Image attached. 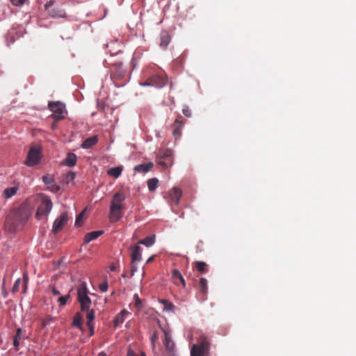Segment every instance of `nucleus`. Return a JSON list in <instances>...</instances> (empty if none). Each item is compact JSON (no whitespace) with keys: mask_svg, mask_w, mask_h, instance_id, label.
Segmentation results:
<instances>
[{"mask_svg":"<svg viewBox=\"0 0 356 356\" xmlns=\"http://www.w3.org/2000/svg\"><path fill=\"white\" fill-rule=\"evenodd\" d=\"M153 167L152 162L142 163L134 167V170L138 172L145 173L149 171Z\"/></svg>","mask_w":356,"mask_h":356,"instance_id":"obj_20","label":"nucleus"},{"mask_svg":"<svg viewBox=\"0 0 356 356\" xmlns=\"http://www.w3.org/2000/svg\"><path fill=\"white\" fill-rule=\"evenodd\" d=\"M42 157V147L39 145L31 146L24 163L29 166H35L40 163Z\"/></svg>","mask_w":356,"mask_h":356,"instance_id":"obj_3","label":"nucleus"},{"mask_svg":"<svg viewBox=\"0 0 356 356\" xmlns=\"http://www.w3.org/2000/svg\"><path fill=\"white\" fill-rule=\"evenodd\" d=\"M106 13H107V10H104V16L106 15Z\"/></svg>","mask_w":356,"mask_h":356,"instance_id":"obj_56","label":"nucleus"},{"mask_svg":"<svg viewBox=\"0 0 356 356\" xmlns=\"http://www.w3.org/2000/svg\"><path fill=\"white\" fill-rule=\"evenodd\" d=\"M98 142V137L97 136H93L92 137L86 138L83 143L81 144V147L83 149H89L94 145H95Z\"/></svg>","mask_w":356,"mask_h":356,"instance_id":"obj_16","label":"nucleus"},{"mask_svg":"<svg viewBox=\"0 0 356 356\" xmlns=\"http://www.w3.org/2000/svg\"><path fill=\"white\" fill-rule=\"evenodd\" d=\"M184 122L181 121L179 118H177L172 125V135L177 140L181 136V129L184 127Z\"/></svg>","mask_w":356,"mask_h":356,"instance_id":"obj_11","label":"nucleus"},{"mask_svg":"<svg viewBox=\"0 0 356 356\" xmlns=\"http://www.w3.org/2000/svg\"><path fill=\"white\" fill-rule=\"evenodd\" d=\"M77 157L76 154L73 153H69L67 158L65 160V163L70 167L75 165L76 163Z\"/></svg>","mask_w":356,"mask_h":356,"instance_id":"obj_23","label":"nucleus"},{"mask_svg":"<svg viewBox=\"0 0 356 356\" xmlns=\"http://www.w3.org/2000/svg\"><path fill=\"white\" fill-rule=\"evenodd\" d=\"M122 171V166H118L115 168H110L107 173L108 175L113 177L114 178H118L120 176Z\"/></svg>","mask_w":356,"mask_h":356,"instance_id":"obj_24","label":"nucleus"},{"mask_svg":"<svg viewBox=\"0 0 356 356\" xmlns=\"http://www.w3.org/2000/svg\"><path fill=\"white\" fill-rule=\"evenodd\" d=\"M127 197V193L124 190H120L113 195L109 209V219L111 222H116L122 218V211L126 209Z\"/></svg>","mask_w":356,"mask_h":356,"instance_id":"obj_1","label":"nucleus"},{"mask_svg":"<svg viewBox=\"0 0 356 356\" xmlns=\"http://www.w3.org/2000/svg\"><path fill=\"white\" fill-rule=\"evenodd\" d=\"M124 71L122 69H121V67L120 66L119 69L115 72V74L118 75L119 77H122L124 76Z\"/></svg>","mask_w":356,"mask_h":356,"instance_id":"obj_48","label":"nucleus"},{"mask_svg":"<svg viewBox=\"0 0 356 356\" xmlns=\"http://www.w3.org/2000/svg\"><path fill=\"white\" fill-rule=\"evenodd\" d=\"M157 163H158V165H161L163 168H167L168 167V164L166 163H165L164 161H158Z\"/></svg>","mask_w":356,"mask_h":356,"instance_id":"obj_51","label":"nucleus"},{"mask_svg":"<svg viewBox=\"0 0 356 356\" xmlns=\"http://www.w3.org/2000/svg\"><path fill=\"white\" fill-rule=\"evenodd\" d=\"M159 180L156 178H152L147 181V187L149 191H154L158 187Z\"/></svg>","mask_w":356,"mask_h":356,"instance_id":"obj_29","label":"nucleus"},{"mask_svg":"<svg viewBox=\"0 0 356 356\" xmlns=\"http://www.w3.org/2000/svg\"><path fill=\"white\" fill-rule=\"evenodd\" d=\"M182 192L179 188L175 187L169 192V196L171 200L175 204L179 203L180 198L181 197Z\"/></svg>","mask_w":356,"mask_h":356,"instance_id":"obj_13","label":"nucleus"},{"mask_svg":"<svg viewBox=\"0 0 356 356\" xmlns=\"http://www.w3.org/2000/svg\"><path fill=\"white\" fill-rule=\"evenodd\" d=\"M194 266L197 270L201 273H205L208 271V265L204 261H196L194 264Z\"/></svg>","mask_w":356,"mask_h":356,"instance_id":"obj_22","label":"nucleus"},{"mask_svg":"<svg viewBox=\"0 0 356 356\" xmlns=\"http://www.w3.org/2000/svg\"><path fill=\"white\" fill-rule=\"evenodd\" d=\"M54 3L55 1L52 0H50L46 3L45 10L47 12L48 15L53 18L65 17V13L64 10L53 8Z\"/></svg>","mask_w":356,"mask_h":356,"instance_id":"obj_10","label":"nucleus"},{"mask_svg":"<svg viewBox=\"0 0 356 356\" xmlns=\"http://www.w3.org/2000/svg\"><path fill=\"white\" fill-rule=\"evenodd\" d=\"M75 176L76 175L74 172H68L63 177V182L64 184H68L74 179Z\"/></svg>","mask_w":356,"mask_h":356,"instance_id":"obj_30","label":"nucleus"},{"mask_svg":"<svg viewBox=\"0 0 356 356\" xmlns=\"http://www.w3.org/2000/svg\"><path fill=\"white\" fill-rule=\"evenodd\" d=\"M136 270H137V268L134 265H132V267L131 269V275L133 276Z\"/></svg>","mask_w":356,"mask_h":356,"instance_id":"obj_52","label":"nucleus"},{"mask_svg":"<svg viewBox=\"0 0 356 356\" xmlns=\"http://www.w3.org/2000/svg\"><path fill=\"white\" fill-rule=\"evenodd\" d=\"M134 299L135 300L134 306L137 309V310H140L142 308V300L140 299L138 294H135L134 296Z\"/></svg>","mask_w":356,"mask_h":356,"instance_id":"obj_33","label":"nucleus"},{"mask_svg":"<svg viewBox=\"0 0 356 356\" xmlns=\"http://www.w3.org/2000/svg\"><path fill=\"white\" fill-rule=\"evenodd\" d=\"M88 289L86 284L82 282L77 289V298L81 305V311H85L90 308L91 305V300L88 296Z\"/></svg>","mask_w":356,"mask_h":356,"instance_id":"obj_5","label":"nucleus"},{"mask_svg":"<svg viewBox=\"0 0 356 356\" xmlns=\"http://www.w3.org/2000/svg\"><path fill=\"white\" fill-rule=\"evenodd\" d=\"M167 83L166 77L164 75H154L149 76L143 83V86H154L156 88H162Z\"/></svg>","mask_w":356,"mask_h":356,"instance_id":"obj_8","label":"nucleus"},{"mask_svg":"<svg viewBox=\"0 0 356 356\" xmlns=\"http://www.w3.org/2000/svg\"><path fill=\"white\" fill-rule=\"evenodd\" d=\"M209 343L205 337H201L197 344H193L191 349V356H208Z\"/></svg>","mask_w":356,"mask_h":356,"instance_id":"obj_4","label":"nucleus"},{"mask_svg":"<svg viewBox=\"0 0 356 356\" xmlns=\"http://www.w3.org/2000/svg\"><path fill=\"white\" fill-rule=\"evenodd\" d=\"M42 179L43 182L45 184L48 185V186L50 184H51L53 181H54L53 177L51 176H50V175H48L42 176Z\"/></svg>","mask_w":356,"mask_h":356,"instance_id":"obj_34","label":"nucleus"},{"mask_svg":"<svg viewBox=\"0 0 356 356\" xmlns=\"http://www.w3.org/2000/svg\"><path fill=\"white\" fill-rule=\"evenodd\" d=\"M127 356H138V355L135 353V352L133 350L129 349L127 351ZM140 356H146V355H145V353L142 352L140 354Z\"/></svg>","mask_w":356,"mask_h":356,"instance_id":"obj_44","label":"nucleus"},{"mask_svg":"<svg viewBox=\"0 0 356 356\" xmlns=\"http://www.w3.org/2000/svg\"><path fill=\"white\" fill-rule=\"evenodd\" d=\"M21 283H22V280H21V279H20V278H18V279L15 281V284H14V285H13V288H12V292H13V293H17V292H18V291H19V286H20Z\"/></svg>","mask_w":356,"mask_h":356,"instance_id":"obj_35","label":"nucleus"},{"mask_svg":"<svg viewBox=\"0 0 356 356\" xmlns=\"http://www.w3.org/2000/svg\"><path fill=\"white\" fill-rule=\"evenodd\" d=\"M70 298V294L68 293L65 296H60L58 299V302L59 303V305L63 307V306H65L66 304H67V300H69V298Z\"/></svg>","mask_w":356,"mask_h":356,"instance_id":"obj_32","label":"nucleus"},{"mask_svg":"<svg viewBox=\"0 0 356 356\" xmlns=\"http://www.w3.org/2000/svg\"><path fill=\"white\" fill-rule=\"evenodd\" d=\"M159 302L163 305L164 310L175 312V306L171 302L164 299L160 300Z\"/></svg>","mask_w":356,"mask_h":356,"instance_id":"obj_25","label":"nucleus"},{"mask_svg":"<svg viewBox=\"0 0 356 356\" xmlns=\"http://www.w3.org/2000/svg\"><path fill=\"white\" fill-rule=\"evenodd\" d=\"M87 326L90 330V336H92L95 332L93 323H87Z\"/></svg>","mask_w":356,"mask_h":356,"instance_id":"obj_47","label":"nucleus"},{"mask_svg":"<svg viewBox=\"0 0 356 356\" xmlns=\"http://www.w3.org/2000/svg\"><path fill=\"white\" fill-rule=\"evenodd\" d=\"M158 338H159V334H158L157 332H156V331L154 332L151 336V343L154 347L155 346V342L158 339Z\"/></svg>","mask_w":356,"mask_h":356,"instance_id":"obj_43","label":"nucleus"},{"mask_svg":"<svg viewBox=\"0 0 356 356\" xmlns=\"http://www.w3.org/2000/svg\"><path fill=\"white\" fill-rule=\"evenodd\" d=\"M98 356H104V355H102V354H99V355H98Z\"/></svg>","mask_w":356,"mask_h":356,"instance_id":"obj_58","label":"nucleus"},{"mask_svg":"<svg viewBox=\"0 0 356 356\" xmlns=\"http://www.w3.org/2000/svg\"><path fill=\"white\" fill-rule=\"evenodd\" d=\"M164 332V346L167 351L172 352L174 350L175 344L168 332L163 329Z\"/></svg>","mask_w":356,"mask_h":356,"instance_id":"obj_12","label":"nucleus"},{"mask_svg":"<svg viewBox=\"0 0 356 356\" xmlns=\"http://www.w3.org/2000/svg\"><path fill=\"white\" fill-rule=\"evenodd\" d=\"M83 316L80 312H77L75 314L73 321L72 326L79 328V330H83Z\"/></svg>","mask_w":356,"mask_h":356,"instance_id":"obj_21","label":"nucleus"},{"mask_svg":"<svg viewBox=\"0 0 356 356\" xmlns=\"http://www.w3.org/2000/svg\"><path fill=\"white\" fill-rule=\"evenodd\" d=\"M18 188L16 186L7 188L3 191V195L6 199H9L16 194Z\"/></svg>","mask_w":356,"mask_h":356,"instance_id":"obj_26","label":"nucleus"},{"mask_svg":"<svg viewBox=\"0 0 356 356\" xmlns=\"http://www.w3.org/2000/svg\"><path fill=\"white\" fill-rule=\"evenodd\" d=\"M19 345V339H15L14 338V340H13V346H15V348L16 349H17L18 346Z\"/></svg>","mask_w":356,"mask_h":356,"instance_id":"obj_50","label":"nucleus"},{"mask_svg":"<svg viewBox=\"0 0 356 356\" xmlns=\"http://www.w3.org/2000/svg\"><path fill=\"white\" fill-rule=\"evenodd\" d=\"M154 256L150 257L147 260V263H150V262H152V261L154 260Z\"/></svg>","mask_w":356,"mask_h":356,"instance_id":"obj_55","label":"nucleus"},{"mask_svg":"<svg viewBox=\"0 0 356 356\" xmlns=\"http://www.w3.org/2000/svg\"><path fill=\"white\" fill-rule=\"evenodd\" d=\"M29 0H11L12 3L15 6H22L29 3Z\"/></svg>","mask_w":356,"mask_h":356,"instance_id":"obj_36","label":"nucleus"},{"mask_svg":"<svg viewBox=\"0 0 356 356\" xmlns=\"http://www.w3.org/2000/svg\"><path fill=\"white\" fill-rule=\"evenodd\" d=\"M104 234V231L99 230V231H94L89 232L86 234L84 237V242L86 243H88L91 242L92 241L97 238L99 236L102 235Z\"/></svg>","mask_w":356,"mask_h":356,"instance_id":"obj_18","label":"nucleus"},{"mask_svg":"<svg viewBox=\"0 0 356 356\" xmlns=\"http://www.w3.org/2000/svg\"><path fill=\"white\" fill-rule=\"evenodd\" d=\"M129 314V312L126 309L122 310L113 319L114 327H118L124 321V317Z\"/></svg>","mask_w":356,"mask_h":356,"instance_id":"obj_19","label":"nucleus"},{"mask_svg":"<svg viewBox=\"0 0 356 356\" xmlns=\"http://www.w3.org/2000/svg\"><path fill=\"white\" fill-rule=\"evenodd\" d=\"M48 107L53 113L52 118L56 120H60L65 118V106L64 104L60 102H49Z\"/></svg>","mask_w":356,"mask_h":356,"instance_id":"obj_7","label":"nucleus"},{"mask_svg":"<svg viewBox=\"0 0 356 356\" xmlns=\"http://www.w3.org/2000/svg\"><path fill=\"white\" fill-rule=\"evenodd\" d=\"M31 212L29 207L21 206L8 216L6 222H10L12 226L15 228L18 225L24 224L31 216Z\"/></svg>","mask_w":356,"mask_h":356,"instance_id":"obj_2","label":"nucleus"},{"mask_svg":"<svg viewBox=\"0 0 356 356\" xmlns=\"http://www.w3.org/2000/svg\"><path fill=\"white\" fill-rule=\"evenodd\" d=\"M48 188L53 193H57L60 189V186H58L54 181H53L52 184L48 186Z\"/></svg>","mask_w":356,"mask_h":356,"instance_id":"obj_38","label":"nucleus"},{"mask_svg":"<svg viewBox=\"0 0 356 356\" xmlns=\"http://www.w3.org/2000/svg\"><path fill=\"white\" fill-rule=\"evenodd\" d=\"M109 268L111 271H115L116 270V266L115 264H111L109 266Z\"/></svg>","mask_w":356,"mask_h":356,"instance_id":"obj_53","label":"nucleus"},{"mask_svg":"<svg viewBox=\"0 0 356 356\" xmlns=\"http://www.w3.org/2000/svg\"><path fill=\"white\" fill-rule=\"evenodd\" d=\"M131 257L132 264L135 262H138L141 261L142 255L140 253V248L138 245H136L132 248V252Z\"/></svg>","mask_w":356,"mask_h":356,"instance_id":"obj_15","label":"nucleus"},{"mask_svg":"<svg viewBox=\"0 0 356 356\" xmlns=\"http://www.w3.org/2000/svg\"><path fill=\"white\" fill-rule=\"evenodd\" d=\"M171 151L170 149H166V150H164V151H160L159 153H158V155L161 157V158H165V157H170L171 156Z\"/></svg>","mask_w":356,"mask_h":356,"instance_id":"obj_37","label":"nucleus"},{"mask_svg":"<svg viewBox=\"0 0 356 356\" xmlns=\"http://www.w3.org/2000/svg\"><path fill=\"white\" fill-rule=\"evenodd\" d=\"M24 283L23 293H26V288H27V282H28V276H27L26 273L24 274Z\"/></svg>","mask_w":356,"mask_h":356,"instance_id":"obj_46","label":"nucleus"},{"mask_svg":"<svg viewBox=\"0 0 356 356\" xmlns=\"http://www.w3.org/2000/svg\"><path fill=\"white\" fill-rule=\"evenodd\" d=\"M171 40V37L167 31H162L160 38V47L165 49Z\"/></svg>","mask_w":356,"mask_h":356,"instance_id":"obj_17","label":"nucleus"},{"mask_svg":"<svg viewBox=\"0 0 356 356\" xmlns=\"http://www.w3.org/2000/svg\"><path fill=\"white\" fill-rule=\"evenodd\" d=\"M2 290H3V297L6 298V296H7V293H6V291L5 289V287H4V284H3Z\"/></svg>","mask_w":356,"mask_h":356,"instance_id":"obj_54","label":"nucleus"},{"mask_svg":"<svg viewBox=\"0 0 356 356\" xmlns=\"http://www.w3.org/2000/svg\"><path fill=\"white\" fill-rule=\"evenodd\" d=\"M172 278L175 280H179L181 283V284L185 286H186V283H185V280L182 276V275L181 274V273L179 272V270H173L172 271ZM175 284H177L176 282V281H175Z\"/></svg>","mask_w":356,"mask_h":356,"instance_id":"obj_27","label":"nucleus"},{"mask_svg":"<svg viewBox=\"0 0 356 356\" xmlns=\"http://www.w3.org/2000/svg\"><path fill=\"white\" fill-rule=\"evenodd\" d=\"M68 216L67 213H61L54 222L52 232L58 233L67 223Z\"/></svg>","mask_w":356,"mask_h":356,"instance_id":"obj_9","label":"nucleus"},{"mask_svg":"<svg viewBox=\"0 0 356 356\" xmlns=\"http://www.w3.org/2000/svg\"><path fill=\"white\" fill-rule=\"evenodd\" d=\"M55 126H56V125L54 124L52 125V128L54 129V128L55 127Z\"/></svg>","mask_w":356,"mask_h":356,"instance_id":"obj_57","label":"nucleus"},{"mask_svg":"<svg viewBox=\"0 0 356 356\" xmlns=\"http://www.w3.org/2000/svg\"><path fill=\"white\" fill-rule=\"evenodd\" d=\"M197 289L200 291V293L203 296L202 300H204L208 293L207 280L205 278H200L199 284L197 285Z\"/></svg>","mask_w":356,"mask_h":356,"instance_id":"obj_14","label":"nucleus"},{"mask_svg":"<svg viewBox=\"0 0 356 356\" xmlns=\"http://www.w3.org/2000/svg\"><path fill=\"white\" fill-rule=\"evenodd\" d=\"M83 213H84V212L82 211L76 217V221H75V225L80 226L81 225V222H82V220H83Z\"/></svg>","mask_w":356,"mask_h":356,"instance_id":"obj_40","label":"nucleus"},{"mask_svg":"<svg viewBox=\"0 0 356 356\" xmlns=\"http://www.w3.org/2000/svg\"><path fill=\"white\" fill-rule=\"evenodd\" d=\"M155 241L154 236H149L138 242V244H142L146 247L152 246Z\"/></svg>","mask_w":356,"mask_h":356,"instance_id":"obj_28","label":"nucleus"},{"mask_svg":"<svg viewBox=\"0 0 356 356\" xmlns=\"http://www.w3.org/2000/svg\"><path fill=\"white\" fill-rule=\"evenodd\" d=\"M108 282L106 280L104 282H102V284H100L99 285V290L102 292H106L108 290Z\"/></svg>","mask_w":356,"mask_h":356,"instance_id":"obj_39","label":"nucleus"},{"mask_svg":"<svg viewBox=\"0 0 356 356\" xmlns=\"http://www.w3.org/2000/svg\"><path fill=\"white\" fill-rule=\"evenodd\" d=\"M52 207L53 203L51 200L48 197L43 196L36 211L35 218L37 220H40L43 217H47L50 213Z\"/></svg>","mask_w":356,"mask_h":356,"instance_id":"obj_6","label":"nucleus"},{"mask_svg":"<svg viewBox=\"0 0 356 356\" xmlns=\"http://www.w3.org/2000/svg\"><path fill=\"white\" fill-rule=\"evenodd\" d=\"M54 319L53 317L48 316L45 319H43L42 321V327H46L51 321Z\"/></svg>","mask_w":356,"mask_h":356,"instance_id":"obj_42","label":"nucleus"},{"mask_svg":"<svg viewBox=\"0 0 356 356\" xmlns=\"http://www.w3.org/2000/svg\"><path fill=\"white\" fill-rule=\"evenodd\" d=\"M22 329L19 327L17 330L16 334L14 338L20 340L22 339Z\"/></svg>","mask_w":356,"mask_h":356,"instance_id":"obj_45","label":"nucleus"},{"mask_svg":"<svg viewBox=\"0 0 356 356\" xmlns=\"http://www.w3.org/2000/svg\"><path fill=\"white\" fill-rule=\"evenodd\" d=\"M182 113L187 118L191 117V110H190V108H189V107L188 106H185L183 108Z\"/></svg>","mask_w":356,"mask_h":356,"instance_id":"obj_41","label":"nucleus"},{"mask_svg":"<svg viewBox=\"0 0 356 356\" xmlns=\"http://www.w3.org/2000/svg\"><path fill=\"white\" fill-rule=\"evenodd\" d=\"M51 293L54 296H58L60 294V291L54 286L51 287Z\"/></svg>","mask_w":356,"mask_h":356,"instance_id":"obj_49","label":"nucleus"},{"mask_svg":"<svg viewBox=\"0 0 356 356\" xmlns=\"http://www.w3.org/2000/svg\"><path fill=\"white\" fill-rule=\"evenodd\" d=\"M84 312H86L87 323H92V321L95 319V312L92 309H90V308Z\"/></svg>","mask_w":356,"mask_h":356,"instance_id":"obj_31","label":"nucleus"}]
</instances>
